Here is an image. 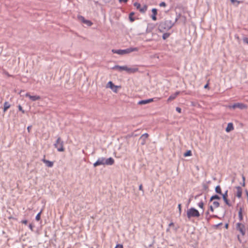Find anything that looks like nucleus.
Segmentation results:
<instances>
[{"label": "nucleus", "mask_w": 248, "mask_h": 248, "mask_svg": "<svg viewBox=\"0 0 248 248\" xmlns=\"http://www.w3.org/2000/svg\"><path fill=\"white\" fill-rule=\"evenodd\" d=\"M228 227H229V225H228V223H226V224L225 225V228L226 229H227L228 228Z\"/></svg>", "instance_id": "53"}, {"label": "nucleus", "mask_w": 248, "mask_h": 248, "mask_svg": "<svg viewBox=\"0 0 248 248\" xmlns=\"http://www.w3.org/2000/svg\"><path fill=\"white\" fill-rule=\"evenodd\" d=\"M22 223H23L24 224H26L27 223V220H23V221H22Z\"/></svg>", "instance_id": "57"}, {"label": "nucleus", "mask_w": 248, "mask_h": 248, "mask_svg": "<svg viewBox=\"0 0 248 248\" xmlns=\"http://www.w3.org/2000/svg\"><path fill=\"white\" fill-rule=\"evenodd\" d=\"M27 129L28 130V131L29 132L30 131V126H28Z\"/></svg>", "instance_id": "58"}, {"label": "nucleus", "mask_w": 248, "mask_h": 248, "mask_svg": "<svg viewBox=\"0 0 248 248\" xmlns=\"http://www.w3.org/2000/svg\"><path fill=\"white\" fill-rule=\"evenodd\" d=\"M176 110L178 112H179V113H181V110H182V109H181V108H179V107H177V108H176Z\"/></svg>", "instance_id": "42"}, {"label": "nucleus", "mask_w": 248, "mask_h": 248, "mask_svg": "<svg viewBox=\"0 0 248 248\" xmlns=\"http://www.w3.org/2000/svg\"><path fill=\"white\" fill-rule=\"evenodd\" d=\"M228 190H226L224 193L222 194V198H228Z\"/></svg>", "instance_id": "34"}, {"label": "nucleus", "mask_w": 248, "mask_h": 248, "mask_svg": "<svg viewBox=\"0 0 248 248\" xmlns=\"http://www.w3.org/2000/svg\"><path fill=\"white\" fill-rule=\"evenodd\" d=\"M174 224L173 223V222H170L169 224V227H174Z\"/></svg>", "instance_id": "45"}, {"label": "nucleus", "mask_w": 248, "mask_h": 248, "mask_svg": "<svg viewBox=\"0 0 248 248\" xmlns=\"http://www.w3.org/2000/svg\"><path fill=\"white\" fill-rule=\"evenodd\" d=\"M149 135L147 133H144L140 136L139 140L141 141V145H143L145 144L146 140L147 139Z\"/></svg>", "instance_id": "9"}, {"label": "nucleus", "mask_w": 248, "mask_h": 248, "mask_svg": "<svg viewBox=\"0 0 248 248\" xmlns=\"http://www.w3.org/2000/svg\"><path fill=\"white\" fill-rule=\"evenodd\" d=\"M179 94H180V92L177 91V92H175L174 94H171V95H170L169 96V97L168 98V99L167 100V101L170 102V101L174 100L177 97V96Z\"/></svg>", "instance_id": "14"}, {"label": "nucleus", "mask_w": 248, "mask_h": 248, "mask_svg": "<svg viewBox=\"0 0 248 248\" xmlns=\"http://www.w3.org/2000/svg\"><path fill=\"white\" fill-rule=\"evenodd\" d=\"M204 89H208L209 88V84L208 83L206 84L204 86Z\"/></svg>", "instance_id": "46"}, {"label": "nucleus", "mask_w": 248, "mask_h": 248, "mask_svg": "<svg viewBox=\"0 0 248 248\" xmlns=\"http://www.w3.org/2000/svg\"><path fill=\"white\" fill-rule=\"evenodd\" d=\"M230 0L232 2V3L235 6H238V4L240 3V2L237 0Z\"/></svg>", "instance_id": "27"}, {"label": "nucleus", "mask_w": 248, "mask_h": 248, "mask_svg": "<svg viewBox=\"0 0 248 248\" xmlns=\"http://www.w3.org/2000/svg\"><path fill=\"white\" fill-rule=\"evenodd\" d=\"M209 209L212 212H214V208L212 205L210 206Z\"/></svg>", "instance_id": "47"}, {"label": "nucleus", "mask_w": 248, "mask_h": 248, "mask_svg": "<svg viewBox=\"0 0 248 248\" xmlns=\"http://www.w3.org/2000/svg\"><path fill=\"white\" fill-rule=\"evenodd\" d=\"M200 214L198 210L194 207H191L188 209L186 211V217L188 220H190L192 217H199Z\"/></svg>", "instance_id": "4"}, {"label": "nucleus", "mask_w": 248, "mask_h": 248, "mask_svg": "<svg viewBox=\"0 0 248 248\" xmlns=\"http://www.w3.org/2000/svg\"><path fill=\"white\" fill-rule=\"evenodd\" d=\"M139 190L142 191L143 192H144L142 185L141 184L139 186Z\"/></svg>", "instance_id": "43"}, {"label": "nucleus", "mask_w": 248, "mask_h": 248, "mask_svg": "<svg viewBox=\"0 0 248 248\" xmlns=\"http://www.w3.org/2000/svg\"><path fill=\"white\" fill-rule=\"evenodd\" d=\"M80 18L82 22L86 24L87 26H91L93 25V23L90 20L85 19L83 16H81Z\"/></svg>", "instance_id": "16"}, {"label": "nucleus", "mask_w": 248, "mask_h": 248, "mask_svg": "<svg viewBox=\"0 0 248 248\" xmlns=\"http://www.w3.org/2000/svg\"><path fill=\"white\" fill-rule=\"evenodd\" d=\"M179 20L180 21H181L184 24H185L186 21V18L185 16H182L181 15V17H180Z\"/></svg>", "instance_id": "23"}, {"label": "nucleus", "mask_w": 248, "mask_h": 248, "mask_svg": "<svg viewBox=\"0 0 248 248\" xmlns=\"http://www.w3.org/2000/svg\"><path fill=\"white\" fill-rule=\"evenodd\" d=\"M113 70H117L119 71H122L123 70H125L128 72L130 73H135L138 71V69L137 68H128L126 66H119V65H115L112 68Z\"/></svg>", "instance_id": "5"}, {"label": "nucleus", "mask_w": 248, "mask_h": 248, "mask_svg": "<svg viewBox=\"0 0 248 248\" xmlns=\"http://www.w3.org/2000/svg\"><path fill=\"white\" fill-rule=\"evenodd\" d=\"M209 214V211H207L206 213H205V214H206V216H207V215H208ZM206 218H208L207 217H206Z\"/></svg>", "instance_id": "55"}, {"label": "nucleus", "mask_w": 248, "mask_h": 248, "mask_svg": "<svg viewBox=\"0 0 248 248\" xmlns=\"http://www.w3.org/2000/svg\"><path fill=\"white\" fill-rule=\"evenodd\" d=\"M174 24V23L172 22L171 20H166L159 24L158 29L162 32L164 30L168 31L172 27Z\"/></svg>", "instance_id": "2"}, {"label": "nucleus", "mask_w": 248, "mask_h": 248, "mask_svg": "<svg viewBox=\"0 0 248 248\" xmlns=\"http://www.w3.org/2000/svg\"><path fill=\"white\" fill-rule=\"evenodd\" d=\"M242 177L243 182V181L245 182V177L244 176V175L243 174H242Z\"/></svg>", "instance_id": "48"}, {"label": "nucleus", "mask_w": 248, "mask_h": 248, "mask_svg": "<svg viewBox=\"0 0 248 248\" xmlns=\"http://www.w3.org/2000/svg\"><path fill=\"white\" fill-rule=\"evenodd\" d=\"M234 127L233 126V124L231 123H230L228 124L227 127L226 128V131L227 132H229L230 131L232 130Z\"/></svg>", "instance_id": "17"}, {"label": "nucleus", "mask_w": 248, "mask_h": 248, "mask_svg": "<svg viewBox=\"0 0 248 248\" xmlns=\"http://www.w3.org/2000/svg\"><path fill=\"white\" fill-rule=\"evenodd\" d=\"M170 35V34L169 33H165L162 35V38L164 40L168 38Z\"/></svg>", "instance_id": "29"}, {"label": "nucleus", "mask_w": 248, "mask_h": 248, "mask_svg": "<svg viewBox=\"0 0 248 248\" xmlns=\"http://www.w3.org/2000/svg\"><path fill=\"white\" fill-rule=\"evenodd\" d=\"M198 205L200 208L203 209L204 204L202 201H201L200 202H199Z\"/></svg>", "instance_id": "33"}, {"label": "nucleus", "mask_w": 248, "mask_h": 248, "mask_svg": "<svg viewBox=\"0 0 248 248\" xmlns=\"http://www.w3.org/2000/svg\"><path fill=\"white\" fill-rule=\"evenodd\" d=\"M111 0H104L106 3H109Z\"/></svg>", "instance_id": "50"}, {"label": "nucleus", "mask_w": 248, "mask_h": 248, "mask_svg": "<svg viewBox=\"0 0 248 248\" xmlns=\"http://www.w3.org/2000/svg\"><path fill=\"white\" fill-rule=\"evenodd\" d=\"M178 209H179V213L180 215H181V212H182L181 204V203H179L178 204Z\"/></svg>", "instance_id": "36"}, {"label": "nucleus", "mask_w": 248, "mask_h": 248, "mask_svg": "<svg viewBox=\"0 0 248 248\" xmlns=\"http://www.w3.org/2000/svg\"><path fill=\"white\" fill-rule=\"evenodd\" d=\"M222 224V223H218V224L216 225V227H218V226H219L221 225Z\"/></svg>", "instance_id": "52"}, {"label": "nucleus", "mask_w": 248, "mask_h": 248, "mask_svg": "<svg viewBox=\"0 0 248 248\" xmlns=\"http://www.w3.org/2000/svg\"><path fill=\"white\" fill-rule=\"evenodd\" d=\"M198 196V195L195 196V198L196 199Z\"/></svg>", "instance_id": "60"}, {"label": "nucleus", "mask_w": 248, "mask_h": 248, "mask_svg": "<svg viewBox=\"0 0 248 248\" xmlns=\"http://www.w3.org/2000/svg\"><path fill=\"white\" fill-rule=\"evenodd\" d=\"M152 15L151 16V18L153 20L156 21L157 19L156 15L157 14V10L155 8H153L152 10Z\"/></svg>", "instance_id": "12"}, {"label": "nucleus", "mask_w": 248, "mask_h": 248, "mask_svg": "<svg viewBox=\"0 0 248 248\" xmlns=\"http://www.w3.org/2000/svg\"><path fill=\"white\" fill-rule=\"evenodd\" d=\"M220 197L218 195H215L212 196L210 198V201L211 202V201H213L214 200H220Z\"/></svg>", "instance_id": "22"}, {"label": "nucleus", "mask_w": 248, "mask_h": 248, "mask_svg": "<svg viewBox=\"0 0 248 248\" xmlns=\"http://www.w3.org/2000/svg\"><path fill=\"white\" fill-rule=\"evenodd\" d=\"M236 228L237 230L239 231L242 235H245L246 233V230L245 225L241 223H237L236 224Z\"/></svg>", "instance_id": "8"}, {"label": "nucleus", "mask_w": 248, "mask_h": 248, "mask_svg": "<svg viewBox=\"0 0 248 248\" xmlns=\"http://www.w3.org/2000/svg\"><path fill=\"white\" fill-rule=\"evenodd\" d=\"M245 192H246V195L247 196V198L248 199V191L246 189V190H245Z\"/></svg>", "instance_id": "54"}, {"label": "nucleus", "mask_w": 248, "mask_h": 248, "mask_svg": "<svg viewBox=\"0 0 248 248\" xmlns=\"http://www.w3.org/2000/svg\"><path fill=\"white\" fill-rule=\"evenodd\" d=\"M63 145L64 142L60 137L57 138L56 142L54 144L55 148H56L59 152H63L64 151Z\"/></svg>", "instance_id": "6"}, {"label": "nucleus", "mask_w": 248, "mask_h": 248, "mask_svg": "<svg viewBox=\"0 0 248 248\" xmlns=\"http://www.w3.org/2000/svg\"><path fill=\"white\" fill-rule=\"evenodd\" d=\"M115 248H123V246L121 244H117Z\"/></svg>", "instance_id": "41"}, {"label": "nucleus", "mask_w": 248, "mask_h": 248, "mask_svg": "<svg viewBox=\"0 0 248 248\" xmlns=\"http://www.w3.org/2000/svg\"><path fill=\"white\" fill-rule=\"evenodd\" d=\"M242 186H245V182H243L242 183H241Z\"/></svg>", "instance_id": "49"}, {"label": "nucleus", "mask_w": 248, "mask_h": 248, "mask_svg": "<svg viewBox=\"0 0 248 248\" xmlns=\"http://www.w3.org/2000/svg\"><path fill=\"white\" fill-rule=\"evenodd\" d=\"M191 155H192V152H191V151L190 150L187 151L184 154V156H185V157L188 156H191Z\"/></svg>", "instance_id": "25"}, {"label": "nucleus", "mask_w": 248, "mask_h": 248, "mask_svg": "<svg viewBox=\"0 0 248 248\" xmlns=\"http://www.w3.org/2000/svg\"><path fill=\"white\" fill-rule=\"evenodd\" d=\"M237 238H238V240L239 241V242L240 243H242L241 240L240 239V237H239V235L237 236Z\"/></svg>", "instance_id": "51"}, {"label": "nucleus", "mask_w": 248, "mask_h": 248, "mask_svg": "<svg viewBox=\"0 0 248 248\" xmlns=\"http://www.w3.org/2000/svg\"><path fill=\"white\" fill-rule=\"evenodd\" d=\"M236 189L237 190L236 196L239 198H241L242 194V188L239 186H237L236 187Z\"/></svg>", "instance_id": "15"}, {"label": "nucleus", "mask_w": 248, "mask_h": 248, "mask_svg": "<svg viewBox=\"0 0 248 248\" xmlns=\"http://www.w3.org/2000/svg\"><path fill=\"white\" fill-rule=\"evenodd\" d=\"M210 218H218V217L217 215H213L210 216L209 217L207 218V220L208 221H209V220L210 219Z\"/></svg>", "instance_id": "35"}, {"label": "nucleus", "mask_w": 248, "mask_h": 248, "mask_svg": "<svg viewBox=\"0 0 248 248\" xmlns=\"http://www.w3.org/2000/svg\"><path fill=\"white\" fill-rule=\"evenodd\" d=\"M114 163V160L112 157H109L106 159L105 157H100L97 160L93 163L94 167L99 165H112Z\"/></svg>", "instance_id": "1"}, {"label": "nucleus", "mask_w": 248, "mask_h": 248, "mask_svg": "<svg viewBox=\"0 0 248 248\" xmlns=\"http://www.w3.org/2000/svg\"><path fill=\"white\" fill-rule=\"evenodd\" d=\"M223 201L225 202V203L228 205L229 206H231L232 204L228 200L227 198H223Z\"/></svg>", "instance_id": "26"}, {"label": "nucleus", "mask_w": 248, "mask_h": 248, "mask_svg": "<svg viewBox=\"0 0 248 248\" xmlns=\"http://www.w3.org/2000/svg\"><path fill=\"white\" fill-rule=\"evenodd\" d=\"M180 17H181V14H178L176 16V17L175 19V22H177L178 20H179Z\"/></svg>", "instance_id": "38"}, {"label": "nucleus", "mask_w": 248, "mask_h": 248, "mask_svg": "<svg viewBox=\"0 0 248 248\" xmlns=\"http://www.w3.org/2000/svg\"><path fill=\"white\" fill-rule=\"evenodd\" d=\"M213 204L214 205V206L216 208H217V207H219V205H220L219 203L218 202H217V201H214L213 202Z\"/></svg>", "instance_id": "31"}, {"label": "nucleus", "mask_w": 248, "mask_h": 248, "mask_svg": "<svg viewBox=\"0 0 248 248\" xmlns=\"http://www.w3.org/2000/svg\"><path fill=\"white\" fill-rule=\"evenodd\" d=\"M40 98V97L38 95H32V101L39 100Z\"/></svg>", "instance_id": "28"}, {"label": "nucleus", "mask_w": 248, "mask_h": 248, "mask_svg": "<svg viewBox=\"0 0 248 248\" xmlns=\"http://www.w3.org/2000/svg\"><path fill=\"white\" fill-rule=\"evenodd\" d=\"M134 15V12H131L129 14V20L131 21V22H133L134 20H135V18L133 17V16Z\"/></svg>", "instance_id": "24"}, {"label": "nucleus", "mask_w": 248, "mask_h": 248, "mask_svg": "<svg viewBox=\"0 0 248 248\" xmlns=\"http://www.w3.org/2000/svg\"><path fill=\"white\" fill-rule=\"evenodd\" d=\"M134 6L135 7H136L137 9H138V10H139L141 7V5H140V3L137 2H136L134 3Z\"/></svg>", "instance_id": "30"}, {"label": "nucleus", "mask_w": 248, "mask_h": 248, "mask_svg": "<svg viewBox=\"0 0 248 248\" xmlns=\"http://www.w3.org/2000/svg\"><path fill=\"white\" fill-rule=\"evenodd\" d=\"M139 48L138 47H129L125 49H112V52L113 53L117 54L120 55H124L129 54L134 51H138Z\"/></svg>", "instance_id": "3"}, {"label": "nucleus", "mask_w": 248, "mask_h": 248, "mask_svg": "<svg viewBox=\"0 0 248 248\" xmlns=\"http://www.w3.org/2000/svg\"><path fill=\"white\" fill-rule=\"evenodd\" d=\"M166 5H167L166 3L165 2H164V1H162V2H160V4H159V6L160 7H166Z\"/></svg>", "instance_id": "37"}, {"label": "nucleus", "mask_w": 248, "mask_h": 248, "mask_svg": "<svg viewBox=\"0 0 248 248\" xmlns=\"http://www.w3.org/2000/svg\"><path fill=\"white\" fill-rule=\"evenodd\" d=\"M128 0H119V1L121 3L124 2L126 3L128 1Z\"/></svg>", "instance_id": "44"}, {"label": "nucleus", "mask_w": 248, "mask_h": 248, "mask_svg": "<svg viewBox=\"0 0 248 248\" xmlns=\"http://www.w3.org/2000/svg\"><path fill=\"white\" fill-rule=\"evenodd\" d=\"M29 227H30V228H31V224H30V225H29Z\"/></svg>", "instance_id": "59"}, {"label": "nucleus", "mask_w": 248, "mask_h": 248, "mask_svg": "<svg viewBox=\"0 0 248 248\" xmlns=\"http://www.w3.org/2000/svg\"><path fill=\"white\" fill-rule=\"evenodd\" d=\"M238 217L240 221H242L243 219V209L242 207H240L238 212Z\"/></svg>", "instance_id": "18"}, {"label": "nucleus", "mask_w": 248, "mask_h": 248, "mask_svg": "<svg viewBox=\"0 0 248 248\" xmlns=\"http://www.w3.org/2000/svg\"><path fill=\"white\" fill-rule=\"evenodd\" d=\"M243 42L248 44V37H245L243 38Z\"/></svg>", "instance_id": "39"}, {"label": "nucleus", "mask_w": 248, "mask_h": 248, "mask_svg": "<svg viewBox=\"0 0 248 248\" xmlns=\"http://www.w3.org/2000/svg\"><path fill=\"white\" fill-rule=\"evenodd\" d=\"M42 161L46 164V165L48 167H52L54 165V162L52 161H50L49 160H47L45 158H43L42 159Z\"/></svg>", "instance_id": "13"}, {"label": "nucleus", "mask_w": 248, "mask_h": 248, "mask_svg": "<svg viewBox=\"0 0 248 248\" xmlns=\"http://www.w3.org/2000/svg\"><path fill=\"white\" fill-rule=\"evenodd\" d=\"M154 101L153 98H150L146 100H142L138 102L139 105H145Z\"/></svg>", "instance_id": "11"}, {"label": "nucleus", "mask_w": 248, "mask_h": 248, "mask_svg": "<svg viewBox=\"0 0 248 248\" xmlns=\"http://www.w3.org/2000/svg\"><path fill=\"white\" fill-rule=\"evenodd\" d=\"M107 87L110 88L114 92L117 93L118 87L115 85L112 81H109L107 84Z\"/></svg>", "instance_id": "10"}, {"label": "nucleus", "mask_w": 248, "mask_h": 248, "mask_svg": "<svg viewBox=\"0 0 248 248\" xmlns=\"http://www.w3.org/2000/svg\"><path fill=\"white\" fill-rule=\"evenodd\" d=\"M41 211H40V212H39L37 215H36V217H35V219L37 221H39L40 220V217H41Z\"/></svg>", "instance_id": "32"}, {"label": "nucleus", "mask_w": 248, "mask_h": 248, "mask_svg": "<svg viewBox=\"0 0 248 248\" xmlns=\"http://www.w3.org/2000/svg\"><path fill=\"white\" fill-rule=\"evenodd\" d=\"M228 108L230 109H235L236 108H238L240 109H246L248 108V106L247 105L242 103H234L233 105H229L228 106Z\"/></svg>", "instance_id": "7"}, {"label": "nucleus", "mask_w": 248, "mask_h": 248, "mask_svg": "<svg viewBox=\"0 0 248 248\" xmlns=\"http://www.w3.org/2000/svg\"><path fill=\"white\" fill-rule=\"evenodd\" d=\"M203 187L205 189H206L208 188V186L205 185H204Z\"/></svg>", "instance_id": "56"}, {"label": "nucleus", "mask_w": 248, "mask_h": 248, "mask_svg": "<svg viewBox=\"0 0 248 248\" xmlns=\"http://www.w3.org/2000/svg\"><path fill=\"white\" fill-rule=\"evenodd\" d=\"M147 6L146 5H144L143 7H140V8L139 10L140 12L141 13H144L147 11Z\"/></svg>", "instance_id": "20"}, {"label": "nucleus", "mask_w": 248, "mask_h": 248, "mask_svg": "<svg viewBox=\"0 0 248 248\" xmlns=\"http://www.w3.org/2000/svg\"><path fill=\"white\" fill-rule=\"evenodd\" d=\"M10 104L8 102H5L4 104V108H3L4 112H5L6 111H7V110L9 108H10Z\"/></svg>", "instance_id": "19"}, {"label": "nucleus", "mask_w": 248, "mask_h": 248, "mask_svg": "<svg viewBox=\"0 0 248 248\" xmlns=\"http://www.w3.org/2000/svg\"><path fill=\"white\" fill-rule=\"evenodd\" d=\"M18 109L21 111L23 113H24V111L23 110L22 107L20 105H18Z\"/></svg>", "instance_id": "40"}, {"label": "nucleus", "mask_w": 248, "mask_h": 248, "mask_svg": "<svg viewBox=\"0 0 248 248\" xmlns=\"http://www.w3.org/2000/svg\"><path fill=\"white\" fill-rule=\"evenodd\" d=\"M215 191L216 193H218V194H222V191H221V187L219 186H217L216 188H215Z\"/></svg>", "instance_id": "21"}]
</instances>
